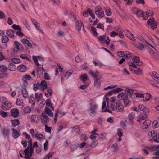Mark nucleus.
<instances>
[{
	"mask_svg": "<svg viewBox=\"0 0 159 159\" xmlns=\"http://www.w3.org/2000/svg\"><path fill=\"white\" fill-rule=\"evenodd\" d=\"M123 106L120 103H116V109L117 111L121 112L123 109Z\"/></svg>",
	"mask_w": 159,
	"mask_h": 159,
	"instance_id": "72a5a7b5",
	"label": "nucleus"
},
{
	"mask_svg": "<svg viewBox=\"0 0 159 159\" xmlns=\"http://www.w3.org/2000/svg\"><path fill=\"white\" fill-rule=\"evenodd\" d=\"M151 124V121L149 120H146L143 123L142 125V128L143 129H148L150 126Z\"/></svg>",
	"mask_w": 159,
	"mask_h": 159,
	"instance_id": "ddd939ff",
	"label": "nucleus"
},
{
	"mask_svg": "<svg viewBox=\"0 0 159 159\" xmlns=\"http://www.w3.org/2000/svg\"><path fill=\"white\" fill-rule=\"evenodd\" d=\"M153 14V12L152 11H147L144 13L143 11L140 10V15H142V16L144 20H147L148 17L152 15Z\"/></svg>",
	"mask_w": 159,
	"mask_h": 159,
	"instance_id": "6e6552de",
	"label": "nucleus"
},
{
	"mask_svg": "<svg viewBox=\"0 0 159 159\" xmlns=\"http://www.w3.org/2000/svg\"><path fill=\"white\" fill-rule=\"evenodd\" d=\"M14 43L15 48L13 50V51L14 52L16 53L18 50H21L22 49V46L20 43L16 41H15Z\"/></svg>",
	"mask_w": 159,
	"mask_h": 159,
	"instance_id": "9d476101",
	"label": "nucleus"
},
{
	"mask_svg": "<svg viewBox=\"0 0 159 159\" xmlns=\"http://www.w3.org/2000/svg\"><path fill=\"white\" fill-rule=\"evenodd\" d=\"M34 149L33 147L29 148L28 146L23 151L25 156L24 158L26 159H30L34 152Z\"/></svg>",
	"mask_w": 159,
	"mask_h": 159,
	"instance_id": "20e7f679",
	"label": "nucleus"
},
{
	"mask_svg": "<svg viewBox=\"0 0 159 159\" xmlns=\"http://www.w3.org/2000/svg\"><path fill=\"white\" fill-rule=\"evenodd\" d=\"M148 113L149 110L143 105H140V112Z\"/></svg>",
	"mask_w": 159,
	"mask_h": 159,
	"instance_id": "bb28decb",
	"label": "nucleus"
},
{
	"mask_svg": "<svg viewBox=\"0 0 159 159\" xmlns=\"http://www.w3.org/2000/svg\"><path fill=\"white\" fill-rule=\"evenodd\" d=\"M21 22L25 26L27 29L30 30V27L27 22V21L25 19H23L21 20Z\"/></svg>",
	"mask_w": 159,
	"mask_h": 159,
	"instance_id": "473e14b6",
	"label": "nucleus"
},
{
	"mask_svg": "<svg viewBox=\"0 0 159 159\" xmlns=\"http://www.w3.org/2000/svg\"><path fill=\"white\" fill-rule=\"evenodd\" d=\"M29 102L30 103H32L33 105H34L35 104L34 98L32 95L30 96L29 98Z\"/></svg>",
	"mask_w": 159,
	"mask_h": 159,
	"instance_id": "09e8293b",
	"label": "nucleus"
},
{
	"mask_svg": "<svg viewBox=\"0 0 159 159\" xmlns=\"http://www.w3.org/2000/svg\"><path fill=\"white\" fill-rule=\"evenodd\" d=\"M10 133V129L9 128L7 127L4 128L2 134L5 137H7L9 136Z\"/></svg>",
	"mask_w": 159,
	"mask_h": 159,
	"instance_id": "393cba45",
	"label": "nucleus"
},
{
	"mask_svg": "<svg viewBox=\"0 0 159 159\" xmlns=\"http://www.w3.org/2000/svg\"><path fill=\"white\" fill-rule=\"evenodd\" d=\"M35 98L37 99L38 101L42 100L43 97V94L42 93H40L38 95V93H35Z\"/></svg>",
	"mask_w": 159,
	"mask_h": 159,
	"instance_id": "79ce46f5",
	"label": "nucleus"
},
{
	"mask_svg": "<svg viewBox=\"0 0 159 159\" xmlns=\"http://www.w3.org/2000/svg\"><path fill=\"white\" fill-rule=\"evenodd\" d=\"M127 92L128 93H129L131 95L134 94V96H135L136 98L139 97V93H134V91L132 89H126Z\"/></svg>",
	"mask_w": 159,
	"mask_h": 159,
	"instance_id": "b1692460",
	"label": "nucleus"
},
{
	"mask_svg": "<svg viewBox=\"0 0 159 159\" xmlns=\"http://www.w3.org/2000/svg\"><path fill=\"white\" fill-rule=\"evenodd\" d=\"M40 89L42 91H44L47 88V85L46 81L45 80H42L40 84Z\"/></svg>",
	"mask_w": 159,
	"mask_h": 159,
	"instance_id": "6ab92c4d",
	"label": "nucleus"
},
{
	"mask_svg": "<svg viewBox=\"0 0 159 159\" xmlns=\"http://www.w3.org/2000/svg\"><path fill=\"white\" fill-rule=\"evenodd\" d=\"M40 120L43 124L47 125L49 121V118L45 112L43 113L40 117Z\"/></svg>",
	"mask_w": 159,
	"mask_h": 159,
	"instance_id": "0eeeda50",
	"label": "nucleus"
},
{
	"mask_svg": "<svg viewBox=\"0 0 159 159\" xmlns=\"http://www.w3.org/2000/svg\"><path fill=\"white\" fill-rule=\"evenodd\" d=\"M97 107V106L95 103H91L90 104V108L89 109L90 115L92 116H94L96 113V109Z\"/></svg>",
	"mask_w": 159,
	"mask_h": 159,
	"instance_id": "423d86ee",
	"label": "nucleus"
},
{
	"mask_svg": "<svg viewBox=\"0 0 159 159\" xmlns=\"http://www.w3.org/2000/svg\"><path fill=\"white\" fill-rule=\"evenodd\" d=\"M148 113H145V112H140V121L141 120H144L148 118V115L147 114Z\"/></svg>",
	"mask_w": 159,
	"mask_h": 159,
	"instance_id": "5701e85b",
	"label": "nucleus"
},
{
	"mask_svg": "<svg viewBox=\"0 0 159 159\" xmlns=\"http://www.w3.org/2000/svg\"><path fill=\"white\" fill-rule=\"evenodd\" d=\"M45 113L46 114H48L50 117H52L53 116V114L51 110L48 108H46Z\"/></svg>",
	"mask_w": 159,
	"mask_h": 159,
	"instance_id": "ea45409f",
	"label": "nucleus"
},
{
	"mask_svg": "<svg viewBox=\"0 0 159 159\" xmlns=\"http://www.w3.org/2000/svg\"><path fill=\"white\" fill-rule=\"evenodd\" d=\"M106 15L108 16H110L111 14V12L109 8L105 7L104 9Z\"/></svg>",
	"mask_w": 159,
	"mask_h": 159,
	"instance_id": "8fccbe9b",
	"label": "nucleus"
},
{
	"mask_svg": "<svg viewBox=\"0 0 159 159\" xmlns=\"http://www.w3.org/2000/svg\"><path fill=\"white\" fill-rule=\"evenodd\" d=\"M33 86V89L35 91H36L39 88H40V84L39 83L34 84Z\"/></svg>",
	"mask_w": 159,
	"mask_h": 159,
	"instance_id": "69168bd1",
	"label": "nucleus"
},
{
	"mask_svg": "<svg viewBox=\"0 0 159 159\" xmlns=\"http://www.w3.org/2000/svg\"><path fill=\"white\" fill-rule=\"evenodd\" d=\"M16 66L13 63H10L8 65V69L11 71H14L16 70Z\"/></svg>",
	"mask_w": 159,
	"mask_h": 159,
	"instance_id": "7c9ffc66",
	"label": "nucleus"
},
{
	"mask_svg": "<svg viewBox=\"0 0 159 159\" xmlns=\"http://www.w3.org/2000/svg\"><path fill=\"white\" fill-rule=\"evenodd\" d=\"M79 146V144L77 143H76L73 144L71 147V150L72 151H76Z\"/></svg>",
	"mask_w": 159,
	"mask_h": 159,
	"instance_id": "f704fd0d",
	"label": "nucleus"
},
{
	"mask_svg": "<svg viewBox=\"0 0 159 159\" xmlns=\"http://www.w3.org/2000/svg\"><path fill=\"white\" fill-rule=\"evenodd\" d=\"M12 27L16 30L21 31V28L19 25H16V24L13 25Z\"/></svg>",
	"mask_w": 159,
	"mask_h": 159,
	"instance_id": "052dcab7",
	"label": "nucleus"
},
{
	"mask_svg": "<svg viewBox=\"0 0 159 159\" xmlns=\"http://www.w3.org/2000/svg\"><path fill=\"white\" fill-rule=\"evenodd\" d=\"M9 40L7 36L5 35L3 36L2 38V41L3 43H7Z\"/></svg>",
	"mask_w": 159,
	"mask_h": 159,
	"instance_id": "a18cd8bd",
	"label": "nucleus"
},
{
	"mask_svg": "<svg viewBox=\"0 0 159 159\" xmlns=\"http://www.w3.org/2000/svg\"><path fill=\"white\" fill-rule=\"evenodd\" d=\"M133 62H129L128 63V65L129 66L130 69L131 70H133L134 72L136 74H139V68H138L137 70H134L131 68V67H133L134 68H136L137 67L138 64L137 63L139 62V57L135 56L133 58Z\"/></svg>",
	"mask_w": 159,
	"mask_h": 159,
	"instance_id": "f257e3e1",
	"label": "nucleus"
},
{
	"mask_svg": "<svg viewBox=\"0 0 159 159\" xmlns=\"http://www.w3.org/2000/svg\"><path fill=\"white\" fill-rule=\"evenodd\" d=\"M11 130L12 131V135L14 138L16 139L20 136V134L17 130L13 128L11 129Z\"/></svg>",
	"mask_w": 159,
	"mask_h": 159,
	"instance_id": "a211bd4d",
	"label": "nucleus"
},
{
	"mask_svg": "<svg viewBox=\"0 0 159 159\" xmlns=\"http://www.w3.org/2000/svg\"><path fill=\"white\" fill-rule=\"evenodd\" d=\"M152 125L153 127L155 128H158L159 127V123H158L157 121L155 120L153 121Z\"/></svg>",
	"mask_w": 159,
	"mask_h": 159,
	"instance_id": "338daca9",
	"label": "nucleus"
},
{
	"mask_svg": "<svg viewBox=\"0 0 159 159\" xmlns=\"http://www.w3.org/2000/svg\"><path fill=\"white\" fill-rule=\"evenodd\" d=\"M31 111V109L30 107L28 106L25 107L23 110L24 112L27 114L29 113Z\"/></svg>",
	"mask_w": 159,
	"mask_h": 159,
	"instance_id": "603ef678",
	"label": "nucleus"
},
{
	"mask_svg": "<svg viewBox=\"0 0 159 159\" xmlns=\"http://www.w3.org/2000/svg\"><path fill=\"white\" fill-rule=\"evenodd\" d=\"M89 73L93 77L96 78L99 75V73L97 71H93L90 70L89 71Z\"/></svg>",
	"mask_w": 159,
	"mask_h": 159,
	"instance_id": "f3484780",
	"label": "nucleus"
},
{
	"mask_svg": "<svg viewBox=\"0 0 159 159\" xmlns=\"http://www.w3.org/2000/svg\"><path fill=\"white\" fill-rule=\"evenodd\" d=\"M73 72V71L72 70H69L66 73L65 77L67 79L69 78Z\"/></svg>",
	"mask_w": 159,
	"mask_h": 159,
	"instance_id": "49530a36",
	"label": "nucleus"
},
{
	"mask_svg": "<svg viewBox=\"0 0 159 159\" xmlns=\"http://www.w3.org/2000/svg\"><path fill=\"white\" fill-rule=\"evenodd\" d=\"M46 106L50 107L52 110H53V107L51 103L50 99H48L46 100Z\"/></svg>",
	"mask_w": 159,
	"mask_h": 159,
	"instance_id": "4c0bfd02",
	"label": "nucleus"
},
{
	"mask_svg": "<svg viewBox=\"0 0 159 159\" xmlns=\"http://www.w3.org/2000/svg\"><path fill=\"white\" fill-rule=\"evenodd\" d=\"M11 61L14 63L16 64L19 63L20 62V60L17 58H13L11 59Z\"/></svg>",
	"mask_w": 159,
	"mask_h": 159,
	"instance_id": "4d7b16f0",
	"label": "nucleus"
},
{
	"mask_svg": "<svg viewBox=\"0 0 159 159\" xmlns=\"http://www.w3.org/2000/svg\"><path fill=\"white\" fill-rule=\"evenodd\" d=\"M22 42L23 44L25 45V46L27 48H30L32 46V44L30 41L25 38L23 39L22 40Z\"/></svg>",
	"mask_w": 159,
	"mask_h": 159,
	"instance_id": "aec40b11",
	"label": "nucleus"
},
{
	"mask_svg": "<svg viewBox=\"0 0 159 159\" xmlns=\"http://www.w3.org/2000/svg\"><path fill=\"white\" fill-rule=\"evenodd\" d=\"M23 101L22 100L18 98L17 99L16 104L18 105L23 106Z\"/></svg>",
	"mask_w": 159,
	"mask_h": 159,
	"instance_id": "bf43d9fd",
	"label": "nucleus"
},
{
	"mask_svg": "<svg viewBox=\"0 0 159 159\" xmlns=\"http://www.w3.org/2000/svg\"><path fill=\"white\" fill-rule=\"evenodd\" d=\"M135 114L134 113H131L129 114L128 119L131 122L132 120L134 118Z\"/></svg>",
	"mask_w": 159,
	"mask_h": 159,
	"instance_id": "3c124183",
	"label": "nucleus"
},
{
	"mask_svg": "<svg viewBox=\"0 0 159 159\" xmlns=\"http://www.w3.org/2000/svg\"><path fill=\"white\" fill-rule=\"evenodd\" d=\"M117 97L119 99L123 100L128 99V96L125 93H120L118 95Z\"/></svg>",
	"mask_w": 159,
	"mask_h": 159,
	"instance_id": "4468645a",
	"label": "nucleus"
},
{
	"mask_svg": "<svg viewBox=\"0 0 159 159\" xmlns=\"http://www.w3.org/2000/svg\"><path fill=\"white\" fill-rule=\"evenodd\" d=\"M19 114L18 110L16 108L12 109L11 110V115L15 118H16Z\"/></svg>",
	"mask_w": 159,
	"mask_h": 159,
	"instance_id": "412c9836",
	"label": "nucleus"
},
{
	"mask_svg": "<svg viewBox=\"0 0 159 159\" xmlns=\"http://www.w3.org/2000/svg\"><path fill=\"white\" fill-rule=\"evenodd\" d=\"M31 77L30 75L28 74H26L22 78V80L23 81L24 83V85L25 87H27L28 86V84L27 82L26 81V80H30L31 79Z\"/></svg>",
	"mask_w": 159,
	"mask_h": 159,
	"instance_id": "2eb2a0df",
	"label": "nucleus"
},
{
	"mask_svg": "<svg viewBox=\"0 0 159 159\" xmlns=\"http://www.w3.org/2000/svg\"><path fill=\"white\" fill-rule=\"evenodd\" d=\"M7 36L10 38H12L14 36V32L11 29L7 30L6 32Z\"/></svg>",
	"mask_w": 159,
	"mask_h": 159,
	"instance_id": "a878e982",
	"label": "nucleus"
},
{
	"mask_svg": "<svg viewBox=\"0 0 159 159\" xmlns=\"http://www.w3.org/2000/svg\"><path fill=\"white\" fill-rule=\"evenodd\" d=\"M157 133L156 131L152 130L148 132V135L149 136L152 137L154 140H156V138L155 136L157 135Z\"/></svg>",
	"mask_w": 159,
	"mask_h": 159,
	"instance_id": "c85d7f7f",
	"label": "nucleus"
},
{
	"mask_svg": "<svg viewBox=\"0 0 159 159\" xmlns=\"http://www.w3.org/2000/svg\"><path fill=\"white\" fill-rule=\"evenodd\" d=\"M126 54V52L120 51L117 52V55L120 57H125V54Z\"/></svg>",
	"mask_w": 159,
	"mask_h": 159,
	"instance_id": "680f3d73",
	"label": "nucleus"
},
{
	"mask_svg": "<svg viewBox=\"0 0 159 159\" xmlns=\"http://www.w3.org/2000/svg\"><path fill=\"white\" fill-rule=\"evenodd\" d=\"M94 85L95 86L98 88L99 87L100 85V81L99 79H98L97 78H96L94 80Z\"/></svg>",
	"mask_w": 159,
	"mask_h": 159,
	"instance_id": "e433bc0d",
	"label": "nucleus"
},
{
	"mask_svg": "<svg viewBox=\"0 0 159 159\" xmlns=\"http://www.w3.org/2000/svg\"><path fill=\"white\" fill-rule=\"evenodd\" d=\"M90 11H91V9L90 8H88L83 13V15L85 17H87L88 16V14L90 13Z\"/></svg>",
	"mask_w": 159,
	"mask_h": 159,
	"instance_id": "a19ab883",
	"label": "nucleus"
},
{
	"mask_svg": "<svg viewBox=\"0 0 159 159\" xmlns=\"http://www.w3.org/2000/svg\"><path fill=\"white\" fill-rule=\"evenodd\" d=\"M132 11L133 13L134 14H135L138 17H139V10L137 8L135 7H134L132 9Z\"/></svg>",
	"mask_w": 159,
	"mask_h": 159,
	"instance_id": "de8ad7c7",
	"label": "nucleus"
},
{
	"mask_svg": "<svg viewBox=\"0 0 159 159\" xmlns=\"http://www.w3.org/2000/svg\"><path fill=\"white\" fill-rule=\"evenodd\" d=\"M35 137L39 141H41L43 139L44 136L42 134L37 132L35 134Z\"/></svg>",
	"mask_w": 159,
	"mask_h": 159,
	"instance_id": "2f4dec72",
	"label": "nucleus"
},
{
	"mask_svg": "<svg viewBox=\"0 0 159 159\" xmlns=\"http://www.w3.org/2000/svg\"><path fill=\"white\" fill-rule=\"evenodd\" d=\"M117 144L115 143L112 145L111 147V149L113 152H115L117 151Z\"/></svg>",
	"mask_w": 159,
	"mask_h": 159,
	"instance_id": "c03bdc74",
	"label": "nucleus"
},
{
	"mask_svg": "<svg viewBox=\"0 0 159 159\" xmlns=\"http://www.w3.org/2000/svg\"><path fill=\"white\" fill-rule=\"evenodd\" d=\"M7 70V67L3 65H0V71L1 72H5Z\"/></svg>",
	"mask_w": 159,
	"mask_h": 159,
	"instance_id": "e2e57ef3",
	"label": "nucleus"
},
{
	"mask_svg": "<svg viewBox=\"0 0 159 159\" xmlns=\"http://www.w3.org/2000/svg\"><path fill=\"white\" fill-rule=\"evenodd\" d=\"M42 70H43V71H45V70L43 68V67L41 68L39 67V66H38L37 68V75L38 76V74H40L41 73H42L43 72V71H42ZM40 75V74L39 75Z\"/></svg>",
	"mask_w": 159,
	"mask_h": 159,
	"instance_id": "13d9d810",
	"label": "nucleus"
},
{
	"mask_svg": "<svg viewBox=\"0 0 159 159\" xmlns=\"http://www.w3.org/2000/svg\"><path fill=\"white\" fill-rule=\"evenodd\" d=\"M106 38V36L105 35H100L98 37V40L102 43H105V40Z\"/></svg>",
	"mask_w": 159,
	"mask_h": 159,
	"instance_id": "c756f323",
	"label": "nucleus"
},
{
	"mask_svg": "<svg viewBox=\"0 0 159 159\" xmlns=\"http://www.w3.org/2000/svg\"><path fill=\"white\" fill-rule=\"evenodd\" d=\"M54 154V152H52L51 153H49L48 154H47L45 156V158L46 159H49V158L51 157Z\"/></svg>",
	"mask_w": 159,
	"mask_h": 159,
	"instance_id": "774afa93",
	"label": "nucleus"
},
{
	"mask_svg": "<svg viewBox=\"0 0 159 159\" xmlns=\"http://www.w3.org/2000/svg\"><path fill=\"white\" fill-rule=\"evenodd\" d=\"M1 108L4 111L9 110L12 106V104L10 102L6 99H3L1 102Z\"/></svg>",
	"mask_w": 159,
	"mask_h": 159,
	"instance_id": "7ed1b4c3",
	"label": "nucleus"
},
{
	"mask_svg": "<svg viewBox=\"0 0 159 159\" xmlns=\"http://www.w3.org/2000/svg\"><path fill=\"white\" fill-rule=\"evenodd\" d=\"M32 59L35 64L37 65L38 67L39 66H40V65L38 62V61L39 60V61H43V58L39 56H33L32 57Z\"/></svg>",
	"mask_w": 159,
	"mask_h": 159,
	"instance_id": "f8f14e48",
	"label": "nucleus"
},
{
	"mask_svg": "<svg viewBox=\"0 0 159 159\" xmlns=\"http://www.w3.org/2000/svg\"><path fill=\"white\" fill-rule=\"evenodd\" d=\"M55 117L54 119V122L55 123H56L57 122V120L58 116V114L59 112V110L58 108H57L56 109L55 111Z\"/></svg>",
	"mask_w": 159,
	"mask_h": 159,
	"instance_id": "0e129e2a",
	"label": "nucleus"
},
{
	"mask_svg": "<svg viewBox=\"0 0 159 159\" xmlns=\"http://www.w3.org/2000/svg\"><path fill=\"white\" fill-rule=\"evenodd\" d=\"M148 24L150 25L152 29H154L157 27L156 22L154 20V18L151 17L148 21Z\"/></svg>",
	"mask_w": 159,
	"mask_h": 159,
	"instance_id": "1a4fd4ad",
	"label": "nucleus"
},
{
	"mask_svg": "<svg viewBox=\"0 0 159 159\" xmlns=\"http://www.w3.org/2000/svg\"><path fill=\"white\" fill-rule=\"evenodd\" d=\"M39 119V116L37 115H33L31 117V120L32 122H37Z\"/></svg>",
	"mask_w": 159,
	"mask_h": 159,
	"instance_id": "4be33fe9",
	"label": "nucleus"
},
{
	"mask_svg": "<svg viewBox=\"0 0 159 159\" xmlns=\"http://www.w3.org/2000/svg\"><path fill=\"white\" fill-rule=\"evenodd\" d=\"M80 127L79 125H75L72 128V131L75 132L76 133H79L80 130Z\"/></svg>",
	"mask_w": 159,
	"mask_h": 159,
	"instance_id": "c9c22d12",
	"label": "nucleus"
},
{
	"mask_svg": "<svg viewBox=\"0 0 159 159\" xmlns=\"http://www.w3.org/2000/svg\"><path fill=\"white\" fill-rule=\"evenodd\" d=\"M26 88V87H25L24 85V87H23L21 91V93L23 95V97L25 98H27L29 96L28 93L27 91Z\"/></svg>",
	"mask_w": 159,
	"mask_h": 159,
	"instance_id": "dca6fc26",
	"label": "nucleus"
},
{
	"mask_svg": "<svg viewBox=\"0 0 159 159\" xmlns=\"http://www.w3.org/2000/svg\"><path fill=\"white\" fill-rule=\"evenodd\" d=\"M144 95L146 101L149 100L152 98L151 95L149 93H145Z\"/></svg>",
	"mask_w": 159,
	"mask_h": 159,
	"instance_id": "6e6d98bb",
	"label": "nucleus"
},
{
	"mask_svg": "<svg viewBox=\"0 0 159 159\" xmlns=\"http://www.w3.org/2000/svg\"><path fill=\"white\" fill-rule=\"evenodd\" d=\"M76 29L80 32L81 30L82 26L84 30V26L80 20H78L76 22Z\"/></svg>",
	"mask_w": 159,
	"mask_h": 159,
	"instance_id": "9b49d317",
	"label": "nucleus"
},
{
	"mask_svg": "<svg viewBox=\"0 0 159 159\" xmlns=\"http://www.w3.org/2000/svg\"><path fill=\"white\" fill-rule=\"evenodd\" d=\"M95 13L98 18H101L104 17V12L102 11V8L99 5L95 7Z\"/></svg>",
	"mask_w": 159,
	"mask_h": 159,
	"instance_id": "39448f33",
	"label": "nucleus"
},
{
	"mask_svg": "<svg viewBox=\"0 0 159 159\" xmlns=\"http://www.w3.org/2000/svg\"><path fill=\"white\" fill-rule=\"evenodd\" d=\"M91 30L93 32V33L94 36H97L98 35V33L97 32L96 29V28L94 27H91Z\"/></svg>",
	"mask_w": 159,
	"mask_h": 159,
	"instance_id": "864d4df0",
	"label": "nucleus"
},
{
	"mask_svg": "<svg viewBox=\"0 0 159 159\" xmlns=\"http://www.w3.org/2000/svg\"><path fill=\"white\" fill-rule=\"evenodd\" d=\"M152 77L155 79L154 82L150 81V83L153 86L159 88V75L155 71H153L151 75Z\"/></svg>",
	"mask_w": 159,
	"mask_h": 159,
	"instance_id": "f03ea898",
	"label": "nucleus"
},
{
	"mask_svg": "<svg viewBox=\"0 0 159 159\" xmlns=\"http://www.w3.org/2000/svg\"><path fill=\"white\" fill-rule=\"evenodd\" d=\"M18 70L20 72H24L26 70V67L23 65H20L17 67Z\"/></svg>",
	"mask_w": 159,
	"mask_h": 159,
	"instance_id": "cd10ccee",
	"label": "nucleus"
},
{
	"mask_svg": "<svg viewBox=\"0 0 159 159\" xmlns=\"http://www.w3.org/2000/svg\"><path fill=\"white\" fill-rule=\"evenodd\" d=\"M80 79L83 82H84L85 80L88 79L87 75L85 73L83 75H81L80 77Z\"/></svg>",
	"mask_w": 159,
	"mask_h": 159,
	"instance_id": "37998d69",
	"label": "nucleus"
},
{
	"mask_svg": "<svg viewBox=\"0 0 159 159\" xmlns=\"http://www.w3.org/2000/svg\"><path fill=\"white\" fill-rule=\"evenodd\" d=\"M11 123L12 126L14 127L20 124L19 121L17 119H15L12 120Z\"/></svg>",
	"mask_w": 159,
	"mask_h": 159,
	"instance_id": "58836bf2",
	"label": "nucleus"
},
{
	"mask_svg": "<svg viewBox=\"0 0 159 159\" xmlns=\"http://www.w3.org/2000/svg\"><path fill=\"white\" fill-rule=\"evenodd\" d=\"M0 115L3 118H5L7 116L8 114L7 112L4 111L2 110H1Z\"/></svg>",
	"mask_w": 159,
	"mask_h": 159,
	"instance_id": "5fc2aeb1",
	"label": "nucleus"
}]
</instances>
